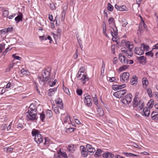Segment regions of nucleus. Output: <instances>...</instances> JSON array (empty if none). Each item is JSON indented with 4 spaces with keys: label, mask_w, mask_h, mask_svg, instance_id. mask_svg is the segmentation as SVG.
<instances>
[{
    "label": "nucleus",
    "mask_w": 158,
    "mask_h": 158,
    "mask_svg": "<svg viewBox=\"0 0 158 158\" xmlns=\"http://www.w3.org/2000/svg\"><path fill=\"white\" fill-rule=\"evenodd\" d=\"M32 136L34 137V140L38 144H40L43 140L44 138L40 134L38 130L33 129L31 132Z\"/></svg>",
    "instance_id": "nucleus-1"
},
{
    "label": "nucleus",
    "mask_w": 158,
    "mask_h": 158,
    "mask_svg": "<svg viewBox=\"0 0 158 158\" xmlns=\"http://www.w3.org/2000/svg\"><path fill=\"white\" fill-rule=\"evenodd\" d=\"M51 71L50 68H48L44 69L43 71V81L46 83L49 80L50 77V72Z\"/></svg>",
    "instance_id": "nucleus-2"
},
{
    "label": "nucleus",
    "mask_w": 158,
    "mask_h": 158,
    "mask_svg": "<svg viewBox=\"0 0 158 158\" xmlns=\"http://www.w3.org/2000/svg\"><path fill=\"white\" fill-rule=\"evenodd\" d=\"M132 95L130 94H127L121 99L122 102L125 105H127L130 103L131 100Z\"/></svg>",
    "instance_id": "nucleus-3"
},
{
    "label": "nucleus",
    "mask_w": 158,
    "mask_h": 158,
    "mask_svg": "<svg viewBox=\"0 0 158 158\" xmlns=\"http://www.w3.org/2000/svg\"><path fill=\"white\" fill-rule=\"evenodd\" d=\"M84 102L85 105L88 107H90L92 105V100L91 96L88 94L84 95Z\"/></svg>",
    "instance_id": "nucleus-4"
},
{
    "label": "nucleus",
    "mask_w": 158,
    "mask_h": 158,
    "mask_svg": "<svg viewBox=\"0 0 158 158\" xmlns=\"http://www.w3.org/2000/svg\"><path fill=\"white\" fill-rule=\"evenodd\" d=\"M122 52L123 54V56H127L128 58H130L133 55L132 50L127 49L125 48H122Z\"/></svg>",
    "instance_id": "nucleus-5"
},
{
    "label": "nucleus",
    "mask_w": 158,
    "mask_h": 158,
    "mask_svg": "<svg viewBox=\"0 0 158 158\" xmlns=\"http://www.w3.org/2000/svg\"><path fill=\"white\" fill-rule=\"evenodd\" d=\"M129 74L128 72L123 73L120 77V81L122 83L127 82L129 80Z\"/></svg>",
    "instance_id": "nucleus-6"
},
{
    "label": "nucleus",
    "mask_w": 158,
    "mask_h": 158,
    "mask_svg": "<svg viewBox=\"0 0 158 158\" xmlns=\"http://www.w3.org/2000/svg\"><path fill=\"white\" fill-rule=\"evenodd\" d=\"M27 113L32 114L33 117H36L37 113L36 109L33 106L31 105L29 107V109Z\"/></svg>",
    "instance_id": "nucleus-7"
},
{
    "label": "nucleus",
    "mask_w": 158,
    "mask_h": 158,
    "mask_svg": "<svg viewBox=\"0 0 158 158\" xmlns=\"http://www.w3.org/2000/svg\"><path fill=\"white\" fill-rule=\"evenodd\" d=\"M61 118L63 120L64 124H70L71 123L70 117L67 114H62Z\"/></svg>",
    "instance_id": "nucleus-8"
},
{
    "label": "nucleus",
    "mask_w": 158,
    "mask_h": 158,
    "mask_svg": "<svg viewBox=\"0 0 158 158\" xmlns=\"http://www.w3.org/2000/svg\"><path fill=\"white\" fill-rule=\"evenodd\" d=\"M127 90L125 89H122L114 93L113 95L118 98H121L122 95H124L126 92Z\"/></svg>",
    "instance_id": "nucleus-9"
},
{
    "label": "nucleus",
    "mask_w": 158,
    "mask_h": 158,
    "mask_svg": "<svg viewBox=\"0 0 158 158\" xmlns=\"http://www.w3.org/2000/svg\"><path fill=\"white\" fill-rule=\"evenodd\" d=\"M119 59L123 64H128V60L124 56H123L122 53H119Z\"/></svg>",
    "instance_id": "nucleus-10"
},
{
    "label": "nucleus",
    "mask_w": 158,
    "mask_h": 158,
    "mask_svg": "<svg viewBox=\"0 0 158 158\" xmlns=\"http://www.w3.org/2000/svg\"><path fill=\"white\" fill-rule=\"evenodd\" d=\"M55 102L56 105L58 106L60 109L62 110L63 109V104L61 99L59 98H57L56 99Z\"/></svg>",
    "instance_id": "nucleus-11"
},
{
    "label": "nucleus",
    "mask_w": 158,
    "mask_h": 158,
    "mask_svg": "<svg viewBox=\"0 0 158 158\" xmlns=\"http://www.w3.org/2000/svg\"><path fill=\"white\" fill-rule=\"evenodd\" d=\"M133 102L134 105L137 106L139 108V110H141L144 106V102L141 100H140L139 102H138V101H136Z\"/></svg>",
    "instance_id": "nucleus-12"
},
{
    "label": "nucleus",
    "mask_w": 158,
    "mask_h": 158,
    "mask_svg": "<svg viewBox=\"0 0 158 158\" xmlns=\"http://www.w3.org/2000/svg\"><path fill=\"white\" fill-rule=\"evenodd\" d=\"M111 34L113 37H116L118 35V30L117 27L114 26L110 29Z\"/></svg>",
    "instance_id": "nucleus-13"
},
{
    "label": "nucleus",
    "mask_w": 158,
    "mask_h": 158,
    "mask_svg": "<svg viewBox=\"0 0 158 158\" xmlns=\"http://www.w3.org/2000/svg\"><path fill=\"white\" fill-rule=\"evenodd\" d=\"M115 8H116L117 10H119L120 11H128L127 8L124 5H122V6H119L116 4L115 5Z\"/></svg>",
    "instance_id": "nucleus-14"
},
{
    "label": "nucleus",
    "mask_w": 158,
    "mask_h": 158,
    "mask_svg": "<svg viewBox=\"0 0 158 158\" xmlns=\"http://www.w3.org/2000/svg\"><path fill=\"white\" fill-rule=\"evenodd\" d=\"M142 114L143 115L148 117L150 114V110L148 107H145L143 109Z\"/></svg>",
    "instance_id": "nucleus-15"
},
{
    "label": "nucleus",
    "mask_w": 158,
    "mask_h": 158,
    "mask_svg": "<svg viewBox=\"0 0 158 158\" xmlns=\"http://www.w3.org/2000/svg\"><path fill=\"white\" fill-rule=\"evenodd\" d=\"M135 53L138 55H141L144 53L143 50L141 47H136L135 49Z\"/></svg>",
    "instance_id": "nucleus-16"
},
{
    "label": "nucleus",
    "mask_w": 158,
    "mask_h": 158,
    "mask_svg": "<svg viewBox=\"0 0 158 158\" xmlns=\"http://www.w3.org/2000/svg\"><path fill=\"white\" fill-rule=\"evenodd\" d=\"M138 78L135 75H134L131 79L130 83L132 85H135L137 83Z\"/></svg>",
    "instance_id": "nucleus-17"
},
{
    "label": "nucleus",
    "mask_w": 158,
    "mask_h": 158,
    "mask_svg": "<svg viewBox=\"0 0 158 158\" xmlns=\"http://www.w3.org/2000/svg\"><path fill=\"white\" fill-rule=\"evenodd\" d=\"M83 84H84L86 81L89 80V78L87 75H82V77L80 79Z\"/></svg>",
    "instance_id": "nucleus-18"
},
{
    "label": "nucleus",
    "mask_w": 158,
    "mask_h": 158,
    "mask_svg": "<svg viewBox=\"0 0 158 158\" xmlns=\"http://www.w3.org/2000/svg\"><path fill=\"white\" fill-rule=\"evenodd\" d=\"M126 85L124 84H123L122 85H114L112 86L113 89L115 90H117L118 89H120L122 88H124Z\"/></svg>",
    "instance_id": "nucleus-19"
},
{
    "label": "nucleus",
    "mask_w": 158,
    "mask_h": 158,
    "mask_svg": "<svg viewBox=\"0 0 158 158\" xmlns=\"http://www.w3.org/2000/svg\"><path fill=\"white\" fill-rule=\"evenodd\" d=\"M76 149V145L73 144H71L69 145L68 148L69 151L70 152H73Z\"/></svg>",
    "instance_id": "nucleus-20"
},
{
    "label": "nucleus",
    "mask_w": 158,
    "mask_h": 158,
    "mask_svg": "<svg viewBox=\"0 0 158 158\" xmlns=\"http://www.w3.org/2000/svg\"><path fill=\"white\" fill-rule=\"evenodd\" d=\"M57 89L56 88L50 89L48 90V95L49 96H52L54 94L55 92L57 91Z\"/></svg>",
    "instance_id": "nucleus-21"
},
{
    "label": "nucleus",
    "mask_w": 158,
    "mask_h": 158,
    "mask_svg": "<svg viewBox=\"0 0 158 158\" xmlns=\"http://www.w3.org/2000/svg\"><path fill=\"white\" fill-rule=\"evenodd\" d=\"M86 148L88 151L90 153H94L95 151V149L89 144L86 145Z\"/></svg>",
    "instance_id": "nucleus-22"
},
{
    "label": "nucleus",
    "mask_w": 158,
    "mask_h": 158,
    "mask_svg": "<svg viewBox=\"0 0 158 158\" xmlns=\"http://www.w3.org/2000/svg\"><path fill=\"white\" fill-rule=\"evenodd\" d=\"M151 117L153 120L158 119V113L156 111H153L151 113Z\"/></svg>",
    "instance_id": "nucleus-23"
},
{
    "label": "nucleus",
    "mask_w": 158,
    "mask_h": 158,
    "mask_svg": "<svg viewBox=\"0 0 158 158\" xmlns=\"http://www.w3.org/2000/svg\"><path fill=\"white\" fill-rule=\"evenodd\" d=\"M142 82L143 86L144 88L147 87L148 84V82L147 79L146 77H143L142 79Z\"/></svg>",
    "instance_id": "nucleus-24"
},
{
    "label": "nucleus",
    "mask_w": 158,
    "mask_h": 158,
    "mask_svg": "<svg viewBox=\"0 0 158 158\" xmlns=\"http://www.w3.org/2000/svg\"><path fill=\"white\" fill-rule=\"evenodd\" d=\"M23 19V14L21 12L19 13V15L15 18V20L17 23H19L22 21Z\"/></svg>",
    "instance_id": "nucleus-25"
},
{
    "label": "nucleus",
    "mask_w": 158,
    "mask_h": 158,
    "mask_svg": "<svg viewBox=\"0 0 158 158\" xmlns=\"http://www.w3.org/2000/svg\"><path fill=\"white\" fill-rule=\"evenodd\" d=\"M15 64L13 62H11L6 68L5 72H7L10 71L13 68Z\"/></svg>",
    "instance_id": "nucleus-26"
},
{
    "label": "nucleus",
    "mask_w": 158,
    "mask_h": 158,
    "mask_svg": "<svg viewBox=\"0 0 158 158\" xmlns=\"http://www.w3.org/2000/svg\"><path fill=\"white\" fill-rule=\"evenodd\" d=\"M138 60L140 64H144L145 63V58L143 56H140L137 57Z\"/></svg>",
    "instance_id": "nucleus-27"
},
{
    "label": "nucleus",
    "mask_w": 158,
    "mask_h": 158,
    "mask_svg": "<svg viewBox=\"0 0 158 158\" xmlns=\"http://www.w3.org/2000/svg\"><path fill=\"white\" fill-rule=\"evenodd\" d=\"M27 117L28 120L29 121H34L36 119V117H33L32 114L27 113Z\"/></svg>",
    "instance_id": "nucleus-28"
},
{
    "label": "nucleus",
    "mask_w": 158,
    "mask_h": 158,
    "mask_svg": "<svg viewBox=\"0 0 158 158\" xmlns=\"http://www.w3.org/2000/svg\"><path fill=\"white\" fill-rule=\"evenodd\" d=\"M52 112L50 110H48L46 112V118H50L52 116Z\"/></svg>",
    "instance_id": "nucleus-29"
},
{
    "label": "nucleus",
    "mask_w": 158,
    "mask_h": 158,
    "mask_svg": "<svg viewBox=\"0 0 158 158\" xmlns=\"http://www.w3.org/2000/svg\"><path fill=\"white\" fill-rule=\"evenodd\" d=\"M103 156L106 158H112L114 155L110 152H106L103 154Z\"/></svg>",
    "instance_id": "nucleus-30"
},
{
    "label": "nucleus",
    "mask_w": 158,
    "mask_h": 158,
    "mask_svg": "<svg viewBox=\"0 0 158 158\" xmlns=\"http://www.w3.org/2000/svg\"><path fill=\"white\" fill-rule=\"evenodd\" d=\"M126 46L128 49H132L133 48V45L131 42L128 41L126 43Z\"/></svg>",
    "instance_id": "nucleus-31"
},
{
    "label": "nucleus",
    "mask_w": 158,
    "mask_h": 158,
    "mask_svg": "<svg viewBox=\"0 0 158 158\" xmlns=\"http://www.w3.org/2000/svg\"><path fill=\"white\" fill-rule=\"evenodd\" d=\"M97 114L100 116H102L104 114L102 109L101 107H98L97 110Z\"/></svg>",
    "instance_id": "nucleus-32"
},
{
    "label": "nucleus",
    "mask_w": 158,
    "mask_h": 158,
    "mask_svg": "<svg viewBox=\"0 0 158 158\" xmlns=\"http://www.w3.org/2000/svg\"><path fill=\"white\" fill-rule=\"evenodd\" d=\"M103 152V151H102L100 149H98L96 150V151L95 153V155L96 156H99L101 155H103V154H102V153Z\"/></svg>",
    "instance_id": "nucleus-33"
},
{
    "label": "nucleus",
    "mask_w": 158,
    "mask_h": 158,
    "mask_svg": "<svg viewBox=\"0 0 158 158\" xmlns=\"http://www.w3.org/2000/svg\"><path fill=\"white\" fill-rule=\"evenodd\" d=\"M13 149V148L10 147L9 148L5 147L4 148V151L7 153H10L12 152Z\"/></svg>",
    "instance_id": "nucleus-34"
},
{
    "label": "nucleus",
    "mask_w": 158,
    "mask_h": 158,
    "mask_svg": "<svg viewBox=\"0 0 158 158\" xmlns=\"http://www.w3.org/2000/svg\"><path fill=\"white\" fill-rule=\"evenodd\" d=\"M141 48H143V50L144 52V51H147L149 49V46L147 44L143 43L141 44Z\"/></svg>",
    "instance_id": "nucleus-35"
},
{
    "label": "nucleus",
    "mask_w": 158,
    "mask_h": 158,
    "mask_svg": "<svg viewBox=\"0 0 158 158\" xmlns=\"http://www.w3.org/2000/svg\"><path fill=\"white\" fill-rule=\"evenodd\" d=\"M2 11L3 12L2 16H3L6 17L8 15L9 11L8 10L3 9H2Z\"/></svg>",
    "instance_id": "nucleus-36"
},
{
    "label": "nucleus",
    "mask_w": 158,
    "mask_h": 158,
    "mask_svg": "<svg viewBox=\"0 0 158 158\" xmlns=\"http://www.w3.org/2000/svg\"><path fill=\"white\" fill-rule=\"evenodd\" d=\"M92 98L94 104L95 105H97V106H98V101L97 96L96 95H94V96H92Z\"/></svg>",
    "instance_id": "nucleus-37"
},
{
    "label": "nucleus",
    "mask_w": 158,
    "mask_h": 158,
    "mask_svg": "<svg viewBox=\"0 0 158 158\" xmlns=\"http://www.w3.org/2000/svg\"><path fill=\"white\" fill-rule=\"evenodd\" d=\"M108 22L110 24L114 25L115 20L112 17H110L108 19Z\"/></svg>",
    "instance_id": "nucleus-38"
},
{
    "label": "nucleus",
    "mask_w": 158,
    "mask_h": 158,
    "mask_svg": "<svg viewBox=\"0 0 158 158\" xmlns=\"http://www.w3.org/2000/svg\"><path fill=\"white\" fill-rule=\"evenodd\" d=\"M146 25L145 24L144 22L142 20V21L140 22V23L139 25V28H141L142 29L143 28H144L146 27Z\"/></svg>",
    "instance_id": "nucleus-39"
},
{
    "label": "nucleus",
    "mask_w": 158,
    "mask_h": 158,
    "mask_svg": "<svg viewBox=\"0 0 158 158\" xmlns=\"http://www.w3.org/2000/svg\"><path fill=\"white\" fill-rule=\"evenodd\" d=\"M21 73L23 75H30V73L28 71L25 70L24 69L21 70Z\"/></svg>",
    "instance_id": "nucleus-40"
},
{
    "label": "nucleus",
    "mask_w": 158,
    "mask_h": 158,
    "mask_svg": "<svg viewBox=\"0 0 158 158\" xmlns=\"http://www.w3.org/2000/svg\"><path fill=\"white\" fill-rule=\"evenodd\" d=\"M154 105V101L153 100H151L147 104V106L149 108H151Z\"/></svg>",
    "instance_id": "nucleus-41"
},
{
    "label": "nucleus",
    "mask_w": 158,
    "mask_h": 158,
    "mask_svg": "<svg viewBox=\"0 0 158 158\" xmlns=\"http://www.w3.org/2000/svg\"><path fill=\"white\" fill-rule=\"evenodd\" d=\"M128 66L124 65L120 67L118 69V70L119 72H120L125 70L126 69L128 68Z\"/></svg>",
    "instance_id": "nucleus-42"
},
{
    "label": "nucleus",
    "mask_w": 158,
    "mask_h": 158,
    "mask_svg": "<svg viewBox=\"0 0 158 158\" xmlns=\"http://www.w3.org/2000/svg\"><path fill=\"white\" fill-rule=\"evenodd\" d=\"M40 119L43 122L45 121V118H46V115L43 113H41L40 114Z\"/></svg>",
    "instance_id": "nucleus-43"
},
{
    "label": "nucleus",
    "mask_w": 158,
    "mask_h": 158,
    "mask_svg": "<svg viewBox=\"0 0 158 158\" xmlns=\"http://www.w3.org/2000/svg\"><path fill=\"white\" fill-rule=\"evenodd\" d=\"M52 109L54 112L56 114H59L60 113V112L59 110L58 106H54L52 107Z\"/></svg>",
    "instance_id": "nucleus-44"
},
{
    "label": "nucleus",
    "mask_w": 158,
    "mask_h": 158,
    "mask_svg": "<svg viewBox=\"0 0 158 158\" xmlns=\"http://www.w3.org/2000/svg\"><path fill=\"white\" fill-rule=\"evenodd\" d=\"M107 10L110 11L113 10V7L110 3H109L107 5Z\"/></svg>",
    "instance_id": "nucleus-45"
},
{
    "label": "nucleus",
    "mask_w": 158,
    "mask_h": 158,
    "mask_svg": "<svg viewBox=\"0 0 158 158\" xmlns=\"http://www.w3.org/2000/svg\"><path fill=\"white\" fill-rule=\"evenodd\" d=\"M81 155L83 157H86L88 155V152L86 151H84L83 150L81 151Z\"/></svg>",
    "instance_id": "nucleus-46"
},
{
    "label": "nucleus",
    "mask_w": 158,
    "mask_h": 158,
    "mask_svg": "<svg viewBox=\"0 0 158 158\" xmlns=\"http://www.w3.org/2000/svg\"><path fill=\"white\" fill-rule=\"evenodd\" d=\"M63 89L64 92L66 94H67L68 95H69L70 94V93L69 91V89L67 88L64 86V85H63Z\"/></svg>",
    "instance_id": "nucleus-47"
},
{
    "label": "nucleus",
    "mask_w": 158,
    "mask_h": 158,
    "mask_svg": "<svg viewBox=\"0 0 158 158\" xmlns=\"http://www.w3.org/2000/svg\"><path fill=\"white\" fill-rule=\"evenodd\" d=\"M58 153L59 155H61L64 157L66 158L67 157L66 153L64 152H63L61 151H60Z\"/></svg>",
    "instance_id": "nucleus-48"
},
{
    "label": "nucleus",
    "mask_w": 158,
    "mask_h": 158,
    "mask_svg": "<svg viewBox=\"0 0 158 158\" xmlns=\"http://www.w3.org/2000/svg\"><path fill=\"white\" fill-rule=\"evenodd\" d=\"M5 44L4 43H2L0 44V53L2 52V50L5 48Z\"/></svg>",
    "instance_id": "nucleus-49"
},
{
    "label": "nucleus",
    "mask_w": 158,
    "mask_h": 158,
    "mask_svg": "<svg viewBox=\"0 0 158 158\" xmlns=\"http://www.w3.org/2000/svg\"><path fill=\"white\" fill-rule=\"evenodd\" d=\"M145 54L148 56L153 57V53L152 51H149L145 53Z\"/></svg>",
    "instance_id": "nucleus-50"
},
{
    "label": "nucleus",
    "mask_w": 158,
    "mask_h": 158,
    "mask_svg": "<svg viewBox=\"0 0 158 158\" xmlns=\"http://www.w3.org/2000/svg\"><path fill=\"white\" fill-rule=\"evenodd\" d=\"M123 153L124 155L128 154V155H128V156H139L135 154L132 153H127V152H123Z\"/></svg>",
    "instance_id": "nucleus-51"
},
{
    "label": "nucleus",
    "mask_w": 158,
    "mask_h": 158,
    "mask_svg": "<svg viewBox=\"0 0 158 158\" xmlns=\"http://www.w3.org/2000/svg\"><path fill=\"white\" fill-rule=\"evenodd\" d=\"M23 124L21 123H18L17 126V128L18 130H20L23 129Z\"/></svg>",
    "instance_id": "nucleus-52"
},
{
    "label": "nucleus",
    "mask_w": 158,
    "mask_h": 158,
    "mask_svg": "<svg viewBox=\"0 0 158 158\" xmlns=\"http://www.w3.org/2000/svg\"><path fill=\"white\" fill-rule=\"evenodd\" d=\"M76 93L78 95L81 96L82 94V90L81 89H77L76 90Z\"/></svg>",
    "instance_id": "nucleus-53"
},
{
    "label": "nucleus",
    "mask_w": 158,
    "mask_h": 158,
    "mask_svg": "<svg viewBox=\"0 0 158 158\" xmlns=\"http://www.w3.org/2000/svg\"><path fill=\"white\" fill-rule=\"evenodd\" d=\"M60 33H58V34H56L55 33L52 34V35L54 38V39L55 40H57L58 38V37L59 36H60Z\"/></svg>",
    "instance_id": "nucleus-54"
},
{
    "label": "nucleus",
    "mask_w": 158,
    "mask_h": 158,
    "mask_svg": "<svg viewBox=\"0 0 158 158\" xmlns=\"http://www.w3.org/2000/svg\"><path fill=\"white\" fill-rule=\"evenodd\" d=\"M12 57H14L15 59L18 60H21L22 58L16 55L15 54H14L12 55Z\"/></svg>",
    "instance_id": "nucleus-55"
},
{
    "label": "nucleus",
    "mask_w": 158,
    "mask_h": 158,
    "mask_svg": "<svg viewBox=\"0 0 158 158\" xmlns=\"http://www.w3.org/2000/svg\"><path fill=\"white\" fill-rule=\"evenodd\" d=\"M147 92L149 97L152 96V91L150 88H148L147 89Z\"/></svg>",
    "instance_id": "nucleus-56"
},
{
    "label": "nucleus",
    "mask_w": 158,
    "mask_h": 158,
    "mask_svg": "<svg viewBox=\"0 0 158 158\" xmlns=\"http://www.w3.org/2000/svg\"><path fill=\"white\" fill-rule=\"evenodd\" d=\"M49 143V140L48 138H45V142L44 143V145H47Z\"/></svg>",
    "instance_id": "nucleus-57"
},
{
    "label": "nucleus",
    "mask_w": 158,
    "mask_h": 158,
    "mask_svg": "<svg viewBox=\"0 0 158 158\" xmlns=\"http://www.w3.org/2000/svg\"><path fill=\"white\" fill-rule=\"evenodd\" d=\"M85 70V67L82 66L80 68L79 70V72L80 73H84Z\"/></svg>",
    "instance_id": "nucleus-58"
},
{
    "label": "nucleus",
    "mask_w": 158,
    "mask_h": 158,
    "mask_svg": "<svg viewBox=\"0 0 158 158\" xmlns=\"http://www.w3.org/2000/svg\"><path fill=\"white\" fill-rule=\"evenodd\" d=\"M56 82L57 80H56L55 79L53 82H49V85L51 86H53L55 85Z\"/></svg>",
    "instance_id": "nucleus-59"
},
{
    "label": "nucleus",
    "mask_w": 158,
    "mask_h": 158,
    "mask_svg": "<svg viewBox=\"0 0 158 158\" xmlns=\"http://www.w3.org/2000/svg\"><path fill=\"white\" fill-rule=\"evenodd\" d=\"M139 95V93H136L135 97L133 100V102H136V101H138V96Z\"/></svg>",
    "instance_id": "nucleus-60"
},
{
    "label": "nucleus",
    "mask_w": 158,
    "mask_h": 158,
    "mask_svg": "<svg viewBox=\"0 0 158 158\" xmlns=\"http://www.w3.org/2000/svg\"><path fill=\"white\" fill-rule=\"evenodd\" d=\"M115 45L114 44L113 45H112L111 47V50L113 53L114 54L115 53Z\"/></svg>",
    "instance_id": "nucleus-61"
},
{
    "label": "nucleus",
    "mask_w": 158,
    "mask_h": 158,
    "mask_svg": "<svg viewBox=\"0 0 158 158\" xmlns=\"http://www.w3.org/2000/svg\"><path fill=\"white\" fill-rule=\"evenodd\" d=\"M66 14V11L64 10L62 13L61 15L62 16V19L64 20L65 19V16Z\"/></svg>",
    "instance_id": "nucleus-62"
},
{
    "label": "nucleus",
    "mask_w": 158,
    "mask_h": 158,
    "mask_svg": "<svg viewBox=\"0 0 158 158\" xmlns=\"http://www.w3.org/2000/svg\"><path fill=\"white\" fill-rule=\"evenodd\" d=\"M40 39L41 40H47V38L46 36V35L45 36L43 35V36H39Z\"/></svg>",
    "instance_id": "nucleus-63"
},
{
    "label": "nucleus",
    "mask_w": 158,
    "mask_h": 158,
    "mask_svg": "<svg viewBox=\"0 0 158 158\" xmlns=\"http://www.w3.org/2000/svg\"><path fill=\"white\" fill-rule=\"evenodd\" d=\"M7 124H2L1 126V128L2 130H4L6 129L7 128Z\"/></svg>",
    "instance_id": "nucleus-64"
}]
</instances>
